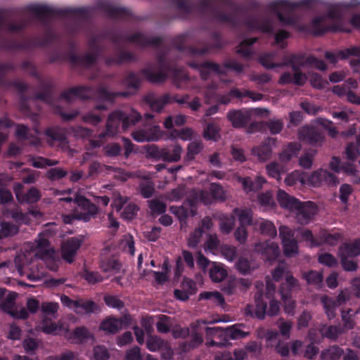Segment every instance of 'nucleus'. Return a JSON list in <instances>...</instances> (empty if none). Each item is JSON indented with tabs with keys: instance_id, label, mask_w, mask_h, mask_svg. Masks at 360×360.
I'll return each mask as SVG.
<instances>
[{
	"instance_id": "f257e3e1",
	"label": "nucleus",
	"mask_w": 360,
	"mask_h": 360,
	"mask_svg": "<svg viewBox=\"0 0 360 360\" xmlns=\"http://www.w3.org/2000/svg\"><path fill=\"white\" fill-rule=\"evenodd\" d=\"M25 10L33 14L43 25L48 26L55 18H72L75 20L83 22L91 20L96 11H101L106 17L119 20L128 19L131 15L130 10L120 6H113L108 1H100L96 5L85 7H64L55 8L43 4H30Z\"/></svg>"
},
{
	"instance_id": "f03ea898",
	"label": "nucleus",
	"mask_w": 360,
	"mask_h": 360,
	"mask_svg": "<svg viewBox=\"0 0 360 360\" xmlns=\"http://www.w3.org/2000/svg\"><path fill=\"white\" fill-rule=\"evenodd\" d=\"M171 3L176 6L184 18H188L196 10L208 21L228 23L233 27L238 25L239 21L235 13H226L215 6L216 3H219L224 6L238 10L233 0H199L195 4L188 0H171Z\"/></svg>"
},
{
	"instance_id": "7ed1b4c3",
	"label": "nucleus",
	"mask_w": 360,
	"mask_h": 360,
	"mask_svg": "<svg viewBox=\"0 0 360 360\" xmlns=\"http://www.w3.org/2000/svg\"><path fill=\"white\" fill-rule=\"evenodd\" d=\"M156 67L158 70L155 72L151 68H146L141 70V74L148 82L153 84L165 82L168 74L173 73L174 84L178 89L186 88L189 83L188 75L183 70L179 69L169 61L164 51H160L156 55Z\"/></svg>"
},
{
	"instance_id": "20e7f679",
	"label": "nucleus",
	"mask_w": 360,
	"mask_h": 360,
	"mask_svg": "<svg viewBox=\"0 0 360 360\" xmlns=\"http://www.w3.org/2000/svg\"><path fill=\"white\" fill-rule=\"evenodd\" d=\"M101 38H108L115 44H119L122 41H128L137 44L141 47H159L164 39L162 37H148L141 32H136L132 34H122L115 32H108L103 34L92 36L88 40V46L91 52L100 56L103 49L99 44Z\"/></svg>"
},
{
	"instance_id": "39448f33",
	"label": "nucleus",
	"mask_w": 360,
	"mask_h": 360,
	"mask_svg": "<svg viewBox=\"0 0 360 360\" xmlns=\"http://www.w3.org/2000/svg\"><path fill=\"white\" fill-rule=\"evenodd\" d=\"M359 4V0L349 4H344L342 3H337L330 4L328 8L326 18L334 20L330 25L325 24V18L323 16H317L313 18L311 22V29L316 36H321L328 32H349V30H346L343 27L342 20V10L344 8H349L351 6H356Z\"/></svg>"
},
{
	"instance_id": "423d86ee",
	"label": "nucleus",
	"mask_w": 360,
	"mask_h": 360,
	"mask_svg": "<svg viewBox=\"0 0 360 360\" xmlns=\"http://www.w3.org/2000/svg\"><path fill=\"white\" fill-rule=\"evenodd\" d=\"M277 200L281 207L295 212L296 219L301 224H309L317 212V207L314 202L311 201L302 202L281 189L277 193Z\"/></svg>"
},
{
	"instance_id": "0eeeda50",
	"label": "nucleus",
	"mask_w": 360,
	"mask_h": 360,
	"mask_svg": "<svg viewBox=\"0 0 360 360\" xmlns=\"http://www.w3.org/2000/svg\"><path fill=\"white\" fill-rule=\"evenodd\" d=\"M127 92L109 91L106 87L99 86L94 89L89 86H77L68 89L61 93L60 97L68 102H70L74 97L79 98L83 100L89 98H97L102 101L113 102L115 98L118 96L126 97Z\"/></svg>"
},
{
	"instance_id": "6e6552de",
	"label": "nucleus",
	"mask_w": 360,
	"mask_h": 360,
	"mask_svg": "<svg viewBox=\"0 0 360 360\" xmlns=\"http://www.w3.org/2000/svg\"><path fill=\"white\" fill-rule=\"evenodd\" d=\"M318 2L319 0H278L269 3L266 10L274 13L281 24L291 25L295 23V19L291 15L292 11L297 8H314Z\"/></svg>"
},
{
	"instance_id": "1a4fd4ad",
	"label": "nucleus",
	"mask_w": 360,
	"mask_h": 360,
	"mask_svg": "<svg viewBox=\"0 0 360 360\" xmlns=\"http://www.w3.org/2000/svg\"><path fill=\"white\" fill-rule=\"evenodd\" d=\"M141 118L139 112L131 110L126 113L122 110H115L111 112L107 120L106 129L99 134V137L103 139L106 136H114L120 131L122 127L123 131L136 124Z\"/></svg>"
},
{
	"instance_id": "9d476101",
	"label": "nucleus",
	"mask_w": 360,
	"mask_h": 360,
	"mask_svg": "<svg viewBox=\"0 0 360 360\" xmlns=\"http://www.w3.org/2000/svg\"><path fill=\"white\" fill-rule=\"evenodd\" d=\"M188 65L189 67L198 70L201 79L205 81L210 78L211 72L225 76L227 75L228 70H233L238 74H240L244 71V65L234 59L224 61L222 65L212 61L201 63L189 61Z\"/></svg>"
},
{
	"instance_id": "9b49d317",
	"label": "nucleus",
	"mask_w": 360,
	"mask_h": 360,
	"mask_svg": "<svg viewBox=\"0 0 360 360\" xmlns=\"http://www.w3.org/2000/svg\"><path fill=\"white\" fill-rule=\"evenodd\" d=\"M74 203L77 205V208L72 216L65 217L64 221L65 223H71V217L86 222L95 217L98 213L97 206L83 195L77 194L74 198Z\"/></svg>"
},
{
	"instance_id": "f8f14e48",
	"label": "nucleus",
	"mask_w": 360,
	"mask_h": 360,
	"mask_svg": "<svg viewBox=\"0 0 360 360\" xmlns=\"http://www.w3.org/2000/svg\"><path fill=\"white\" fill-rule=\"evenodd\" d=\"M190 98L188 94L182 96L174 95L172 96L169 94H165L161 96L155 97L153 94H148L145 96L144 101L146 104L149 105L150 109L156 112H160L165 105L171 103H177L179 104H187Z\"/></svg>"
},
{
	"instance_id": "ddd939ff",
	"label": "nucleus",
	"mask_w": 360,
	"mask_h": 360,
	"mask_svg": "<svg viewBox=\"0 0 360 360\" xmlns=\"http://www.w3.org/2000/svg\"><path fill=\"white\" fill-rule=\"evenodd\" d=\"M51 41V34L48 33L45 37H36L27 39L22 41L15 40L6 41L2 45V48L8 51L14 50H30L37 47H45Z\"/></svg>"
},
{
	"instance_id": "4468645a",
	"label": "nucleus",
	"mask_w": 360,
	"mask_h": 360,
	"mask_svg": "<svg viewBox=\"0 0 360 360\" xmlns=\"http://www.w3.org/2000/svg\"><path fill=\"white\" fill-rule=\"evenodd\" d=\"M264 294L262 291L257 290L255 295V304H248L244 310L247 317L256 318L263 320L266 314L267 302L264 300Z\"/></svg>"
},
{
	"instance_id": "2eb2a0df",
	"label": "nucleus",
	"mask_w": 360,
	"mask_h": 360,
	"mask_svg": "<svg viewBox=\"0 0 360 360\" xmlns=\"http://www.w3.org/2000/svg\"><path fill=\"white\" fill-rule=\"evenodd\" d=\"M299 139L313 146H321L324 136L321 129L313 126H304L299 131Z\"/></svg>"
},
{
	"instance_id": "dca6fc26",
	"label": "nucleus",
	"mask_w": 360,
	"mask_h": 360,
	"mask_svg": "<svg viewBox=\"0 0 360 360\" xmlns=\"http://www.w3.org/2000/svg\"><path fill=\"white\" fill-rule=\"evenodd\" d=\"M309 183L313 186H320L323 184L336 186L338 183V177L327 169H320L314 171L308 178Z\"/></svg>"
},
{
	"instance_id": "f3484780",
	"label": "nucleus",
	"mask_w": 360,
	"mask_h": 360,
	"mask_svg": "<svg viewBox=\"0 0 360 360\" xmlns=\"http://www.w3.org/2000/svg\"><path fill=\"white\" fill-rule=\"evenodd\" d=\"M211 37L213 43L210 44L207 41H202L200 42V45L202 46L200 48L197 46H191L189 48L190 53L193 56H203L210 53L212 50L220 49L223 47L221 38L218 32H212Z\"/></svg>"
},
{
	"instance_id": "a211bd4d",
	"label": "nucleus",
	"mask_w": 360,
	"mask_h": 360,
	"mask_svg": "<svg viewBox=\"0 0 360 360\" xmlns=\"http://www.w3.org/2000/svg\"><path fill=\"white\" fill-rule=\"evenodd\" d=\"M347 299V295L342 291L335 298L327 296L322 297L321 302L329 319L335 317L337 307L345 303Z\"/></svg>"
},
{
	"instance_id": "6ab92c4d",
	"label": "nucleus",
	"mask_w": 360,
	"mask_h": 360,
	"mask_svg": "<svg viewBox=\"0 0 360 360\" xmlns=\"http://www.w3.org/2000/svg\"><path fill=\"white\" fill-rule=\"evenodd\" d=\"M83 240L77 237L68 239L62 245L63 258L68 263L74 261L77 250L81 247Z\"/></svg>"
},
{
	"instance_id": "aec40b11",
	"label": "nucleus",
	"mask_w": 360,
	"mask_h": 360,
	"mask_svg": "<svg viewBox=\"0 0 360 360\" xmlns=\"http://www.w3.org/2000/svg\"><path fill=\"white\" fill-rule=\"evenodd\" d=\"M182 148L179 145L170 146L162 149H156L154 155L165 162H177L181 158Z\"/></svg>"
},
{
	"instance_id": "412c9836",
	"label": "nucleus",
	"mask_w": 360,
	"mask_h": 360,
	"mask_svg": "<svg viewBox=\"0 0 360 360\" xmlns=\"http://www.w3.org/2000/svg\"><path fill=\"white\" fill-rule=\"evenodd\" d=\"M99 58L98 56L92 52L78 56L73 51H69L68 61L73 65H81L85 68H89L94 65Z\"/></svg>"
},
{
	"instance_id": "4be33fe9",
	"label": "nucleus",
	"mask_w": 360,
	"mask_h": 360,
	"mask_svg": "<svg viewBox=\"0 0 360 360\" xmlns=\"http://www.w3.org/2000/svg\"><path fill=\"white\" fill-rule=\"evenodd\" d=\"M9 13V10L0 8V30L4 29L6 31L11 33H19L23 31L27 23L25 20H20L15 23L13 22H6L5 15Z\"/></svg>"
},
{
	"instance_id": "5701e85b",
	"label": "nucleus",
	"mask_w": 360,
	"mask_h": 360,
	"mask_svg": "<svg viewBox=\"0 0 360 360\" xmlns=\"http://www.w3.org/2000/svg\"><path fill=\"white\" fill-rule=\"evenodd\" d=\"M39 91L36 92L32 98L34 100L42 101L46 103L51 104L53 101V92L54 85L51 81H44L39 79Z\"/></svg>"
},
{
	"instance_id": "b1692460",
	"label": "nucleus",
	"mask_w": 360,
	"mask_h": 360,
	"mask_svg": "<svg viewBox=\"0 0 360 360\" xmlns=\"http://www.w3.org/2000/svg\"><path fill=\"white\" fill-rule=\"evenodd\" d=\"M244 25L249 30H256L264 33H271L273 32V26L270 20L260 19L257 17H248L244 20Z\"/></svg>"
},
{
	"instance_id": "393cba45",
	"label": "nucleus",
	"mask_w": 360,
	"mask_h": 360,
	"mask_svg": "<svg viewBox=\"0 0 360 360\" xmlns=\"http://www.w3.org/2000/svg\"><path fill=\"white\" fill-rule=\"evenodd\" d=\"M276 139L268 137L259 146L253 148V153L257 155L260 160L266 161L270 158L272 153V147L276 144Z\"/></svg>"
},
{
	"instance_id": "a878e982",
	"label": "nucleus",
	"mask_w": 360,
	"mask_h": 360,
	"mask_svg": "<svg viewBox=\"0 0 360 360\" xmlns=\"http://www.w3.org/2000/svg\"><path fill=\"white\" fill-rule=\"evenodd\" d=\"M228 120L235 128L245 127L250 121V115L241 110H230L227 114Z\"/></svg>"
},
{
	"instance_id": "bb28decb",
	"label": "nucleus",
	"mask_w": 360,
	"mask_h": 360,
	"mask_svg": "<svg viewBox=\"0 0 360 360\" xmlns=\"http://www.w3.org/2000/svg\"><path fill=\"white\" fill-rule=\"evenodd\" d=\"M283 67L290 66L292 70H297L307 63V58L303 54L285 55L283 58Z\"/></svg>"
},
{
	"instance_id": "cd10ccee",
	"label": "nucleus",
	"mask_w": 360,
	"mask_h": 360,
	"mask_svg": "<svg viewBox=\"0 0 360 360\" xmlns=\"http://www.w3.org/2000/svg\"><path fill=\"white\" fill-rule=\"evenodd\" d=\"M212 197L211 193L206 190L195 191L192 193L189 199L191 206H195L198 202H202L205 205H210L212 202Z\"/></svg>"
},
{
	"instance_id": "c85d7f7f",
	"label": "nucleus",
	"mask_w": 360,
	"mask_h": 360,
	"mask_svg": "<svg viewBox=\"0 0 360 360\" xmlns=\"http://www.w3.org/2000/svg\"><path fill=\"white\" fill-rule=\"evenodd\" d=\"M297 285V281L288 272L285 275V282L282 283L279 288V292L283 300H287L291 297V292Z\"/></svg>"
},
{
	"instance_id": "c756f323",
	"label": "nucleus",
	"mask_w": 360,
	"mask_h": 360,
	"mask_svg": "<svg viewBox=\"0 0 360 360\" xmlns=\"http://www.w3.org/2000/svg\"><path fill=\"white\" fill-rule=\"evenodd\" d=\"M99 267L103 272L117 274L120 272L122 264L114 257H108L101 260Z\"/></svg>"
},
{
	"instance_id": "7c9ffc66",
	"label": "nucleus",
	"mask_w": 360,
	"mask_h": 360,
	"mask_svg": "<svg viewBox=\"0 0 360 360\" xmlns=\"http://www.w3.org/2000/svg\"><path fill=\"white\" fill-rule=\"evenodd\" d=\"M257 37L248 38L242 40L236 52L244 58H250L253 56V51L251 46L257 41Z\"/></svg>"
},
{
	"instance_id": "2f4dec72",
	"label": "nucleus",
	"mask_w": 360,
	"mask_h": 360,
	"mask_svg": "<svg viewBox=\"0 0 360 360\" xmlns=\"http://www.w3.org/2000/svg\"><path fill=\"white\" fill-rule=\"evenodd\" d=\"M92 338V333L85 326L76 327L70 335V339L75 343H83Z\"/></svg>"
},
{
	"instance_id": "473e14b6",
	"label": "nucleus",
	"mask_w": 360,
	"mask_h": 360,
	"mask_svg": "<svg viewBox=\"0 0 360 360\" xmlns=\"http://www.w3.org/2000/svg\"><path fill=\"white\" fill-rule=\"evenodd\" d=\"M11 86L15 88L19 94H20V107L23 110H27L29 109V106L27 104V101L30 99L28 96L25 95V92L27 91L29 86L19 80L11 81L10 83Z\"/></svg>"
},
{
	"instance_id": "72a5a7b5",
	"label": "nucleus",
	"mask_w": 360,
	"mask_h": 360,
	"mask_svg": "<svg viewBox=\"0 0 360 360\" xmlns=\"http://www.w3.org/2000/svg\"><path fill=\"white\" fill-rule=\"evenodd\" d=\"M209 275L213 282L219 283L226 278L227 271L221 264L212 262L209 270Z\"/></svg>"
},
{
	"instance_id": "f704fd0d",
	"label": "nucleus",
	"mask_w": 360,
	"mask_h": 360,
	"mask_svg": "<svg viewBox=\"0 0 360 360\" xmlns=\"http://www.w3.org/2000/svg\"><path fill=\"white\" fill-rule=\"evenodd\" d=\"M340 255L349 257L360 255V239H356L349 243H345L340 248Z\"/></svg>"
},
{
	"instance_id": "c9c22d12",
	"label": "nucleus",
	"mask_w": 360,
	"mask_h": 360,
	"mask_svg": "<svg viewBox=\"0 0 360 360\" xmlns=\"http://www.w3.org/2000/svg\"><path fill=\"white\" fill-rule=\"evenodd\" d=\"M301 150V146L297 142H291L288 143L285 148L283 149L280 154V160L282 162H288L292 158L296 157Z\"/></svg>"
},
{
	"instance_id": "e433bc0d",
	"label": "nucleus",
	"mask_w": 360,
	"mask_h": 360,
	"mask_svg": "<svg viewBox=\"0 0 360 360\" xmlns=\"http://www.w3.org/2000/svg\"><path fill=\"white\" fill-rule=\"evenodd\" d=\"M80 276L89 285H96L103 282L104 280V277L101 274L100 272L91 270L86 266L84 267L83 270L80 273Z\"/></svg>"
},
{
	"instance_id": "4c0bfd02",
	"label": "nucleus",
	"mask_w": 360,
	"mask_h": 360,
	"mask_svg": "<svg viewBox=\"0 0 360 360\" xmlns=\"http://www.w3.org/2000/svg\"><path fill=\"white\" fill-rule=\"evenodd\" d=\"M241 182L246 192L257 191L262 188L263 184L265 182V179L259 176H257L255 179L247 176L243 178Z\"/></svg>"
},
{
	"instance_id": "58836bf2",
	"label": "nucleus",
	"mask_w": 360,
	"mask_h": 360,
	"mask_svg": "<svg viewBox=\"0 0 360 360\" xmlns=\"http://www.w3.org/2000/svg\"><path fill=\"white\" fill-rule=\"evenodd\" d=\"M229 95L232 97H236L237 98H243L245 97H248L252 99L253 101H260L263 98V95L260 93H257L255 91L244 90L240 91L239 89L233 88L230 90Z\"/></svg>"
},
{
	"instance_id": "ea45409f",
	"label": "nucleus",
	"mask_w": 360,
	"mask_h": 360,
	"mask_svg": "<svg viewBox=\"0 0 360 360\" xmlns=\"http://www.w3.org/2000/svg\"><path fill=\"white\" fill-rule=\"evenodd\" d=\"M101 330H103L107 334H116L119 332L120 327L117 318L114 316H109L104 319L99 326Z\"/></svg>"
},
{
	"instance_id": "a19ab883",
	"label": "nucleus",
	"mask_w": 360,
	"mask_h": 360,
	"mask_svg": "<svg viewBox=\"0 0 360 360\" xmlns=\"http://www.w3.org/2000/svg\"><path fill=\"white\" fill-rule=\"evenodd\" d=\"M202 342V336L200 333H193L190 336L189 340L183 342L181 347L184 352H188L198 347Z\"/></svg>"
},
{
	"instance_id": "79ce46f5",
	"label": "nucleus",
	"mask_w": 360,
	"mask_h": 360,
	"mask_svg": "<svg viewBox=\"0 0 360 360\" xmlns=\"http://www.w3.org/2000/svg\"><path fill=\"white\" fill-rule=\"evenodd\" d=\"M303 277L308 284L312 285L316 288H320L322 286L323 276L322 273L319 271L311 270L304 273Z\"/></svg>"
},
{
	"instance_id": "37998d69",
	"label": "nucleus",
	"mask_w": 360,
	"mask_h": 360,
	"mask_svg": "<svg viewBox=\"0 0 360 360\" xmlns=\"http://www.w3.org/2000/svg\"><path fill=\"white\" fill-rule=\"evenodd\" d=\"M274 54L272 53H264L259 57L258 61L264 68L267 70L283 67L282 62L274 63Z\"/></svg>"
},
{
	"instance_id": "c03bdc74",
	"label": "nucleus",
	"mask_w": 360,
	"mask_h": 360,
	"mask_svg": "<svg viewBox=\"0 0 360 360\" xmlns=\"http://www.w3.org/2000/svg\"><path fill=\"white\" fill-rule=\"evenodd\" d=\"M344 351L339 346L333 345L323 350L321 354L323 360H338L343 354Z\"/></svg>"
},
{
	"instance_id": "a18cd8bd",
	"label": "nucleus",
	"mask_w": 360,
	"mask_h": 360,
	"mask_svg": "<svg viewBox=\"0 0 360 360\" xmlns=\"http://www.w3.org/2000/svg\"><path fill=\"white\" fill-rule=\"evenodd\" d=\"M220 127L216 122H209L204 129V138L207 140L217 141L220 137Z\"/></svg>"
},
{
	"instance_id": "49530a36",
	"label": "nucleus",
	"mask_w": 360,
	"mask_h": 360,
	"mask_svg": "<svg viewBox=\"0 0 360 360\" xmlns=\"http://www.w3.org/2000/svg\"><path fill=\"white\" fill-rule=\"evenodd\" d=\"M341 236L340 233L331 234L327 231L323 230L320 231L319 235V240L321 243V245L323 244H328L330 245H335L340 240Z\"/></svg>"
},
{
	"instance_id": "de8ad7c7",
	"label": "nucleus",
	"mask_w": 360,
	"mask_h": 360,
	"mask_svg": "<svg viewBox=\"0 0 360 360\" xmlns=\"http://www.w3.org/2000/svg\"><path fill=\"white\" fill-rule=\"evenodd\" d=\"M79 308H81L86 314L94 313L98 310V306L95 302L84 299H77L76 309Z\"/></svg>"
},
{
	"instance_id": "09e8293b",
	"label": "nucleus",
	"mask_w": 360,
	"mask_h": 360,
	"mask_svg": "<svg viewBox=\"0 0 360 360\" xmlns=\"http://www.w3.org/2000/svg\"><path fill=\"white\" fill-rule=\"evenodd\" d=\"M164 341L157 335H149L146 340V347L150 352H157L164 346Z\"/></svg>"
},
{
	"instance_id": "8fccbe9b",
	"label": "nucleus",
	"mask_w": 360,
	"mask_h": 360,
	"mask_svg": "<svg viewBox=\"0 0 360 360\" xmlns=\"http://www.w3.org/2000/svg\"><path fill=\"white\" fill-rule=\"evenodd\" d=\"M356 313L357 311H354L352 309L342 310L341 316L345 328L349 330L354 328V321L353 317Z\"/></svg>"
},
{
	"instance_id": "3c124183",
	"label": "nucleus",
	"mask_w": 360,
	"mask_h": 360,
	"mask_svg": "<svg viewBox=\"0 0 360 360\" xmlns=\"http://www.w3.org/2000/svg\"><path fill=\"white\" fill-rule=\"evenodd\" d=\"M16 196L19 200L20 195L16 191ZM41 198V195L39 193V191L37 188L35 187H31L27 192L22 196V198L21 199L22 202H25L27 203H34L37 202Z\"/></svg>"
},
{
	"instance_id": "603ef678",
	"label": "nucleus",
	"mask_w": 360,
	"mask_h": 360,
	"mask_svg": "<svg viewBox=\"0 0 360 360\" xmlns=\"http://www.w3.org/2000/svg\"><path fill=\"white\" fill-rule=\"evenodd\" d=\"M19 231V229L17 226L12 223L3 221L1 223V232L0 234L3 238L14 236Z\"/></svg>"
},
{
	"instance_id": "864d4df0",
	"label": "nucleus",
	"mask_w": 360,
	"mask_h": 360,
	"mask_svg": "<svg viewBox=\"0 0 360 360\" xmlns=\"http://www.w3.org/2000/svg\"><path fill=\"white\" fill-rule=\"evenodd\" d=\"M226 335L231 340H238L248 337L250 333L242 330L237 325H233L226 329Z\"/></svg>"
},
{
	"instance_id": "5fc2aeb1",
	"label": "nucleus",
	"mask_w": 360,
	"mask_h": 360,
	"mask_svg": "<svg viewBox=\"0 0 360 360\" xmlns=\"http://www.w3.org/2000/svg\"><path fill=\"white\" fill-rule=\"evenodd\" d=\"M234 213L238 216L240 226H246L252 224L251 212L248 210L234 209Z\"/></svg>"
},
{
	"instance_id": "6e6d98bb",
	"label": "nucleus",
	"mask_w": 360,
	"mask_h": 360,
	"mask_svg": "<svg viewBox=\"0 0 360 360\" xmlns=\"http://www.w3.org/2000/svg\"><path fill=\"white\" fill-rule=\"evenodd\" d=\"M15 69V65L11 63L0 64V86H11V82H6L4 77L8 71H13Z\"/></svg>"
},
{
	"instance_id": "4d7b16f0",
	"label": "nucleus",
	"mask_w": 360,
	"mask_h": 360,
	"mask_svg": "<svg viewBox=\"0 0 360 360\" xmlns=\"http://www.w3.org/2000/svg\"><path fill=\"white\" fill-rule=\"evenodd\" d=\"M202 148V145L198 142H191L188 145L187 153L184 158L185 161L193 160L195 155L200 153Z\"/></svg>"
},
{
	"instance_id": "13d9d810",
	"label": "nucleus",
	"mask_w": 360,
	"mask_h": 360,
	"mask_svg": "<svg viewBox=\"0 0 360 360\" xmlns=\"http://www.w3.org/2000/svg\"><path fill=\"white\" fill-rule=\"evenodd\" d=\"M148 207L153 214H162L165 212L167 209L166 204L158 199L150 200Z\"/></svg>"
},
{
	"instance_id": "bf43d9fd",
	"label": "nucleus",
	"mask_w": 360,
	"mask_h": 360,
	"mask_svg": "<svg viewBox=\"0 0 360 360\" xmlns=\"http://www.w3.org/2000/svg\"><path fill=\"white\" fill-rule=\"evenodd\" d=\"M45 134L53 141L63 142L65 140V136L61 129L58 127H49L46 129Z\"/></svg>"
},
{
	"instance_id": "052dcab7",
	"label": "nucleus",
	"mask_w": 360,
	"mask_h": 360,
	"mask_svg": "<svg viewBox=\"0 0 360 360\" xmlns=\"http://www.w3.org/2000/svg\"><path fill=\"white\" fill-rule=\"evenodd\" d=\"M16 297L17 294L14 292H10L6 295L5 300L1 304V307L4 311L11 314V312L13 311V308L14 307Z\"/></svg>"
},
{
	"instance_id": "680f3d73",
	"label": "nucleus",
	"mask_w": 360,
	"mask_h": 360,
	"mask_svg": "<svg viewBox=\"0 0 360 360\" xmlns=\"http://www.w3.org/2000/svg\"><path fill=\"white\" fill-rule=\"evenodd\" d=\"M259 229L261 233L264 235H267L271 237L276 236V229L274 224L267 220H262L259 224Z\"/></svg>"
},
{
	"instance_id": "e2e57ef3",
	"label": "nucleus",
	"mask_w": 360,
	"mask_h": 360,
	"mask_svg": "<svg viewBox=\"0 0 360 360\" xmlns=\"http://www.w3.org/2000/svg\"><path fill=\"white\" fill-rule=\"evenodd\" d=\"M209 191L213 200H221L225 199V193L223 187L218 183H212L210 185Z\"/></svg>"
},
{
	"instance_id": "0e129e2a",
	"label": "nucleus",
	"mask_w": 360,
	"mask_h": 360,
	"mask_svg": "<svg viewBox=\"0 0 360 360\" xmlns=\"http://www.w3.org/2000/svg\"><path fill=\"white\" fill-rule=\"evenodd\" d=\"M338 56L340 60H345L350 56L360 57V46L340 50L338 52Z\"/></svg>"
},
{
	"instance_id": "69168bd1",
	"label": "nucleus",
	"mask_w": 360,
	"mask_h": 360,
	"mask_svg": "<svg viewBox=\"0 0 360 360\" xmlns=\"http://www.w3.org/2000/svg\"><path fill=\"white\" fill-rule=\"evenodd\" d=\"M282 244L283 247V252L285 256L290 257L297 252L298 245L297 242L295 238L283 241L282 242Z\"/></svg>"
},
{
	"instance_id": "338daca9",
	"label": "nucleus",
	"mask_w": 360,
	"mask_h": 360,
	"mask_svg": "<svg viewBox=\"0 0 360 360\" xmlns=\"http://www.w3.org/2000/svg\"><path fill=\"white\" fill-rule=\"evenodd\" d=\"M67 172L62 168L55 167L51 168L46 172V177L50 181H57L63 179L67 175Z\"/></svg>"
},
{
	"instance_id": "774afa93",
	"label": "nucleus",
	"mask_w": 360,
	"mask_h": 360,
	"mask_svg": "<svg viewBox=\"0 0 360 360\" xmlns=\"http://www.w3.org/2000/svg\"><path fill=\"white\" fill-rule=\"evenodd\" d=\"M124 82L128 88L136 91L139 88L141 79L137 74L130 72L126 77Z\"/></svg>"
}]
</instances>
